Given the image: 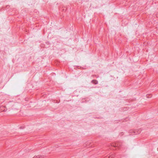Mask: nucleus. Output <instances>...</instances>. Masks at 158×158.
<instances>
[{"label": "nucleus", "instance_id": "1", "mask_svg": "<svg viewBox=\"0 0 158 158\" xmlns=\"http://www.w3.org/2000/svg\"><path fill=\"white\" fill-rule=\"evenodd\" d=\"M140 129L135 130H131L130 131V133L131 134H139L141 132Z\"/></svg>", "mask_w": 158, "mask_h": 158}, {"label": "nucleus", "instance_id": "2", "mask_svg": "<svg viewBox=\"0 0 158 158\" xmlns=\"http://www.w3.org/2000/svg\"><path fill=\"white\" fill-rule=\"evenodd\" d=\"M111 146H113L114 147L120 146V144H118V143H112L111 144Z\"/></svg>", "mask_w": 158, "mask_h": 158}, {"label": "nucleus", "instance_id": "3", "mask_svg": "<svg viewBox=\"0 0 158 158\" xmlns=\"http://www.w3.org/2000/svg\"><path fill=\"white\" fill-rule=\"evenodd\" d=\"M91 82L93 84L96 85L98 84V82L96 80H93L91 81Z\"/></svg>", "mask_w": 158, "mask_h": 158}, {"label": "nucleus", "instance_id": "4", "mask_svg": "<svg viewBox=\"0 0 158 158\" xmlns=\"http://www.w3.org/2000/svg\"><path fill=\"white\" fill-rule=\"evenodd\" d=\"M43 157L42 156L40 155H38L34 156L33 158H43Z\"/></svg>", "mask_w": 158, "mask_h": 158}, {"label": "nucleus", "instance_id": "5", "mask_svg": "<svg viewBox=\"0 0 158 158\" xmlns=\"http://www.w3.org/2000/svg\"><path fill=\"white\" fill-rule=\"evenodd\" d=\"M114 155H112L111 156H106L105 157V158H110V157H111V158H114Z\"/></svg>", "mask_w": 158, "mask_h": 158}, {"label": "nucleus", "instance_id": "6", "mask_svg": "<svg viewBox=\"0 0 158 158\" xmlns=\"http://www.w3.org/2000/svg\"><path fill=\"white\" fill-rule=\"evenodd\" d=\"M23 127L22 128V127H20V128H21H21L23 129Z\"/></svg>", "mask_w": 158, "mask_h": 158}, {"label": "nucleus", "instance_id": "7", "mask_svg": "<svg viewBox=\"0 0 158 158\" xmlns=\"http://www.w3.org/2000/svg\"><path fill=\"white\" fill-rule=\"evenodd\" d=\"M93 76H96V75H92Z\"/></svg>", "mask_w": 158, "mask_h": 158}, {"label": "nucleus", "instance_id": "8", "mask_svg": "<svg viewBox=\"0 0 158 158\" xmlns=\"http://www.w3.org/2000/svg\"><path fill=\"white\" fill-rule=\"evenodd\" d=\"M148 95H147V98H148Z\"/></svg>", "mask_w": 158, "mask_h": 158}, {"label": "nucleus", "instance_id": "9", "mask_svg": "<svg viewBox=\"0 0 158 158\" xmlns=\"http://www.w3.org/2000/svg\"><path fill=\"white\" fill-rule=\"evenodd\" d=\"M3 111H5V109H4V110H3Z\"/></svg>", "mask_w": 158, "mask_h": 158}]
</instances>
